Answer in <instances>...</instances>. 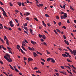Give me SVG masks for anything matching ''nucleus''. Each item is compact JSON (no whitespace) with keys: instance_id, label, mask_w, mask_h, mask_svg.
I'll return each mask as SVG.
<instances>
[{"instance_id":"nucleus-1","label":"nucleus","mask_w":76,"mask_h":76,"mask_svg":"<svg viewBox=\"0 0 76 76\" xmlns=\"http://www.w3.org/2000/svg\"><path fill=\"white\" fill-rule=\"evenodd\" d=\"M61 15H64L61 16V19H65L66 18H67V13H64V12L61 11Z\"/></svg>"},{"instance_id":"nucleus-2","label":"nucleus","mask_w":76,"mask_h":76,"mask_svg":"<svg viewBox=\"0 0 76 76\" xmlns=\"http://www.w3.org/2000/svg\"><path fill=\"white\" fill-rule=\"evenodd\" d=\"M66 48H67V49H68V50H69L70 53H71V54H73V53H76V50H73V52L72 51V50H71V49H70V48H69V47H66Z\"/></svg>"},{"instance_id":"nucleus-3","label":"nucleus","mask_w":76,"mask_h":76,"mask_svg":"<svg viewBox=\"0 0 76 76\" xmlns=\"http://www.w3.org/2000/svg\"><path fill=\"white\" fill-rule=\"evenodd\" d=\"M64 42H65V44H67V45H69V42H68V41H67L66 40H64Z\"/></svg>"},{"instance_id":"nucleus-4","label":"nucleus","mask_w":76,"mask_h":76,"mask_svg":"<svg viewBox=\"0 0 76 76\" xmlns=\"http://www.w3.org/2000/svg\"><path fill=\"white\" fill-rule=\"evenodd\" d=\"M7 60L9 62H12V59L10 58H9V59H7Z\"/></svg>"},{"instance_id":"nucleus-5","label":"nucleus","mask_w":76,"mask_h":76,"mask_svg":"<svg viewBox=\"0 0 76 76\" xmlns=\"http://www.w3.org/2000/svg\"><path fill=\"white\" fill-rule=\"evenodd\" d=\"M62 56H63V57H68L67 55L65 54H62Z\"/></svg>"},{"instance_id":"nucleus-6","label":"nucleus","mask_w":76,"mask_h":76,"mask_svg":"<svg viewBox=\"0 0 76 76\" xmlns=\"http://www.w3.org/2000/svg\"><path fill=\"white\" fill-rule=\"evenodd\" d=\"M33 55H34V57H37V56H38V55L35 53H34Z\"/></svg>"},{"instance_id":"nucleus-7","label":"nucleus","mask_w":76,"mask_h":76,"mask_svg":"<svg viewBox=\"0 0 76 76\" xmlns=\"http://www.w3.org/2000/svg\"><path fill=\"white\" fill-rule=\"evenodd\" d=\"M41 37L42 38H43V39H45V35H41Z\"/></svg>"},{"instance_id":"nucleus-8","label":"nucleus","mask_w":76,"mask_h":76,"mask_svg":"<svg viewBox=\"0 0 76 76\" xmlns=\"http://www.w3.org/2000/svg\"><path fill=\"white\" fill-rule=\"evenodd\" d=\"M9 66L10 68H11V69L13 70H15V69H13V67H12V66L10 64H9Z\"/></svg>"},{"instance_id":"nucleus-9","label":"nucleus","mask_w":76,"mask_h":76,"mask_svg":"<svg viewBox=\"0 0 76 76\" xmlns=\"http://www.w3.org/2000/svg\"><path fill=\"white\" fill-rule=\"evenodd\" d=\"M29 15H30V13L29 12H26L24 14V15H27V16Z\"/></svg>"},{"instance_id":"nucleus-10","label":"nucleus","mask_w":76,"mask_h":76,"mask_svg":"<svg viewBox=\"0 0 76 76\" xmlns=\"http://www.w3.org/2000/svg\"><path fill=\"white\" fill-rule=\"evenodd\" d=\"M51 62L52 63H55V61L53 58H51Z\"/></svg>"},{"instance_id":"nucleus-11","label":"nucleus","mask_w":76,"mask_h":76,"mask_svg":"<svg viewBox=\"0 0 76 76\" xmlns=\"http://www.w3.org/2000/svg\"><path fill=\"white\" fill-rule=\"evenodd\" d=\"M20 50H21V51L22 53H23V54H25V52L23 51V50H22V49H21V48H20Z\"/></svg>"},{"instance_id":"nucleus-12","label":"nucleus","mask_w":76,"mask_h":76,"mask_svg":"<svg viewBox=\"0 0 76 76\" xmlns=\"http://www.w3.org/2000/svg\"><path fill=\"white\" fill-rule=\"evenodd\" d=\"M5 56L6 57H8L9 58H10V55L8 54H7L5 55Z\"/></svg>"},{"instance_id":"nucleus-13","label":"nucleus","mask_w":76,"mask_h":76,"mask_svg":"<svg viewBox=\"0 0 76 76\" xmlns=\"http://www.w3.org/2000/svg\"><path fill=\"white\" fill-rule=\"evenodd\" d=\"M18 6H21V2H18Z\"/></svg>"},{"instance_id":"nucleus-14","label":"nucleus","mask_w":76,"mask_h":76,"mask_svg":"<svg viewBox=\"0 0 76 76\" xmlns=\"http://www.w3.org/2000/svg\"><path fill=\"white\" fill-rule=\"evenodd\" d=\"M70 9H71V10H73V11L75 10V9L73 8L71 6H70Z\"/></svg>"},{"instance_id":"nucleus-15","label":"nucleus","mask_w":76,"mask_h":76,"mask_svg":"<svg viewBox=\"0 0 76 76\" xmlns=\"http://www.w3.org/2000/svg\"><path fill=\"white\" fill-rule=\"evenodd\" d=\"M21 47L23 49V50H24V51H27V50L25 49V48L24 47H23V46H22Z\"/></svg>"},{"instance_id":"nucleus-16","label":"nucleus","mask_w":76,"mask_h":76,"mask_svg":"<svg viewBox=\"0 0 76 76\" xmlns=\"http://www.w3.org/2000/svg\"><path fill=\"white\" fill-rule=\"evenodd\" d=\"M8 41H9V40H6V44H7V45H9V42H8Z\"/></svg>"},{"instance_id":"nucleus-17","label":"nucleus","mask_w":76,"mask_h":76,"mask_svg":"<svg viewBox=\"0 0 76 76\" xmlns=\"http://www.w3.org/2000/svg\"><path fill=\"white\" fill-rule=\"evenodd\" d=\"M67 72H68L69 73H70V75H73V74L71 72H69V71L67 69Z\"/></svg>"},{"instance_id":"nucleus-18","label":"nucleus","mask_w":76,"mask_h":76,"mask_svg":"<svg viewBox=\"0 0 76 76\" xmlns=\"http://www.w3.org/2000/svg\"><path fill=\"white\" fill-rule=\"evenodd\" d=\"M28 60H29L30 61H33V59H32V58H28Z\"/></svg>"},{"instance_id":"nucleus-19","label":"nucleus","mask_w":76,"mask_h":76,"mask_svg":"<svg viewBox=\"0 0 76 76\" xmlns=\"http://www.w3.org/2000/svg\"><path fill=\"white\" fill-rule=\"evenodd\" d=\"M37 54H40V55H41V56H42V53H39V52L38 51H37Z\"/></svg>"},{"instance_id":"nucleus-20","label":"nucleus","mask_w":76,"mask_h":76,"mask_svg":"<svg viewBox=\"0 0 76 76\" xmlns=\"http://www.w3.org/2000/svg\"><path fill=\"white\" fill-rule=\"evenodd\" d=\"M1 47L3 50H6V48L4 47L3 45H1Z\"/></svg>"},{"instance_id":"nucleus-21","label":"nucleus","mask_w":76,"mask_h":76,"mask_svg":"<svg viewBox=\"0 0 76 76\" xmlns=\"http://www.w3.org/2000/svg\"><path fill=\"white\" fill-rule=\"evenodd\" d=\"M3 15H4V16H5V17H7V15H6V12L5 13H3Z\"/></svg>"},{"instance_id":"nucleus-22","label":"nucleus","mask_w":76,"mask_h":76,"mask_svg":"<svg viewBox=\"0 0 76 76\" xmlns=\"http://www.w3.org/2000/svg\"><path fill=\"white\" fill-rule=\"evenodd\" d=\"M42 44H43V45H46V46H47V43H45V42H44L43 43H42Z\"/></svg>"},{"instance_id":"nucleus-23","label":"nucleus","mask_w":76,"mask_h":76,"mask_svg":"<svg viewBox=\"0 0 76 76\" xmlns=\"http://www.w3.org/2000/svg\"><path fill=\"white\" fill-rule=\"evenodd\" d=\"M56 31L58 32H59V33L61 32V31H60V30L57 28L56 29Z\"/></svg>"},{"instance_id":"nucleus-24","label":"nucleus","mask_w":76,"mask_h":76,"mask_svg":"<svg viewBox=\"0 0 76 76\" xmlns=\"http://www.w3.org/2000/svg\"><path fill=\"white\" fill-rule=\"evenodd\" d=\"M15 70L16 72H18V73L19 72V71L18 70L16 69V68H15Z\"/></svg>"},{"instance_id":"nucleus-25","label":"nucleus","mask_w":76,"mask_h":76,"mask_svg":"<svg viewBox=\"0 0 76 76\" xmlns=\"http://www.w3.org/2000/svg\"><path fill=\"white\" fill-rule=\"evenodd\" d=\"M4 40H5V39H6V40H8V39H7V37H6V36H4Z\"/></svg>"},{"instance_id":"nucleus-26","label":"nucleus","mask_w":76,"mask_h":76,"mask_svg":"<svg viewBox=\"0 0 76 76\" xmlns=\"http://www.w3.org/2000/svg\"><path fill=\"white\" fill-rule=\"evenodd\" d=\"M10 26L12 27L13 26H14V24H10Z\"/></svg>"},{"instance_id":"nucleus-27","label":"nucleus","mask_w":76,"mask_h":76,"mask_svg":"<svg viewBox=\"0 0 76 76\" xmlns=\"http://www.w3.org/2000/svg\"><path fill=\"white\" fill-rule=\"evenodd\" d=\"M27 23L23 24V26H27Z\"/></svg>"},{"instance_id":"nucleus-28","label":"nucleus","mask_w":76,"mask_h":76,"mask_svg":"<svg viewBox=\"0 0 76 76\" xmlns=\"http://www.w3.org/2000/svg\"><path fill=\"white\" fill-rule=\"evenodd\" d=\"M8 51L10 53L12 54H13V53H12V51L11 50H9Z\"/></svg>"},{"instance_id":"nucleus-29","label":"nucleus","mask_w":76,"mask_h":76,"mask_svg":"<svg viewBox=\"0 0 76 76\" xmlns=\"http://www.w3.org/2000/svg\"><path fill=\"white\" fill-rule=\"evenodd\" d=\"M66 60H67V61H68V62H72V61L69 60V59H67Z\"/></svg>"},{"instance_id":"nucleus-30","label":"nucleus","mask_w":76,"mask_h":76,"mask_svg":"<svg viewBox=\"0 0 76 76\" xmlns=\"http://www.w3.org/2000/svg\"><path fill=\"white\" fill-rule=\"evenodd\" d=\"M24 32L26 33V34L28 35H29V34H28V32H27V31H24Z\"/></svg>"},{"instance_id":"nucleus-31","label":"nucleus","mask_w":76,"mask_h":76,"mask_svg":"<svg viewBox=\"0 0 76 76\" xmlns=\"http://www.w3.org/2000/svg\"><path fill=\"white\" fill-rule=\"evenodd\" d=\"M48 61H50L51 60V58H49L47 59Z\"/></svg>"},{"instance_id":"nucleus-32","label":"nucleus","mask_w":76,"mask_h":76,"mask_svg":"<svg viewBox=\"0 0 76 76\" xmlns=\"http://www.w3.org/2000/svg\"><path fill=\"white\" fill-rule=\"evenodd\" d=\"M53 31H54V32H55V34H58V33L57 32V31H56V30L54 29L53 30Z\"/></svg>"},{"instance_id":"nucleus-33","label":"nucleus","mask_w":76,"mask_h":76,"mask_svg":"<svg viewBox=\"0 0 76 76\" xmlns=\"http://www.w3.org/2000/svg\"><path fill=\"white\" fill-rule=\"evenodd\" d=\"M13 23V21H10L9 22L10 24L11 25V24H12V23Z\"/></svg>"},{"instance_id":"nucleus-34","label":"nucleus","mask_w":76,"mask_h":76,"mask_svg":"<svg viewBox=\"0 0 76 76\" xmlns=\"http://www.w3.org/2000/svg\"><path fill=\"white\" fill-rule=\"evenodd\" d=\"M58 24L59 26H61V22H59L58 23Z\"/></svg>"},{"instance_id":"nucleus-35","label":"nucleus","mask_w":76,"mask_h":76,"mask_svg":"<svg viewBox=\"0 0 76 76\" xmlns=\"http://www.w3.org/2000/svg\"><path fill=\"white\" fill-rule=\"evenodd\" d=\"M56 19H58V20L59 19V17H58V16H56Z\"/></svg>"},{"instance_id":"nucleus-36","label":"nucleus","mask_w":76,"mask_h":76,"mask_svg":"<svg viewBox=\"0 0 76 76\" xmlns=\"http://www.w3.org/2000/svg\"><path fill=\"white\" fill-rule=\"evenodd\" d=\"M26 20H29V17H27L26 18Z\"/></svg>"},{"instance_id":"nucleus-37","label":"nucleus","mask_w":76,"mask_h":76,"mask_svg":"<svg viewBox=\"0 0 76 76\" xmlns=\"http://www.w3.org/2000/svg\"><path fill=\"white\" fill-rule=\"evenodd\" d=\"M39 6H43V4H39Z\"/></svg>"},{"instance_id":"nucleus-38","label":"nucleus","mask_w":76,"mask_h":76,"mask_svg":"<svg viewBox=\"0 0 76 76\" xmlns=\"http://www.w3.org/2000/svg\"><path fill=\"white\" fill-rule=\"evenodd\" d=\"M24 29H25L26 31V30L28 29V28H27V27H24Z\"/></svg>"},{"instance_id":"nucleus-39","label":"nucleus","mask_w":76,"mask_h":76,"mask_svg":"<svg viewBox=\"0 0 76 76\" xmlns=\"http://www.w3.org/2000/svg\"><path fill=\"white\" fill-rule=\"evenodd\" d=\"M4 58H5V59H6V60H7V59H8V58H7V57L6 56H4Z\"/></svg>"},{"instance_id":"nucleus-40","label":"nucleus","mask_w":76,"mask_h":76,"mask_svg":"<svg viewBox=\"0 0 76 76\" xmlns=\"http://www.w3.org/2000/svg\"><path fill=\"white\" fill-rule=\"evenodd\" d=\"M0 40H1L2 43H4V40H3V39H1Z\"/></svg>"},{"instance_id":"nucleus-41","label":"nucleus","mask_w":76,"mask_h":76,"mask_svg":"<svg viewBox=\"0 0 76 76\" xmlns=\"http://www.w3.org/2000/svg\"><path fill=\"white\" fill-rule=\"evenodd\" d=\"M36 73H41V72L39 71V70H38V71H36Z\"/></svg>"},{"instance_id":"nucleus-42","label":"nucleus","mask_w":76,"mask_h":76,"mask_svg":"<svg viewBox=\"0 0 76 76\" xmlns=\"http://www.w3.org/2000/svg\"><path fill=\"white\" fill-rule=\"evenodd\" d=\"M34 20H36V21H37V22H38V19H37V18H34Z\"/></svg>"},{"instance_id":"nucleus-43","label":"nucleus","mask_w":76,"mask_h":76,"mask_svg":"<svg viewBox=\"0 0 76 76\" xmlns=\"http://www.w3.org/2000/svg\"><path fill=\"white\" fill-rule=\"evenodd\" d=\"M7 48L8 49V50H12V49L11 48H9V47H7Z\"/></svg>"},{"instance_id":"nucleus-44","label":"nucleus","mask_w":76,"mask_h":76,"mask_svg":"<svg viewBox=\"0 0 76 76\" xmlns=\"http://www.w3.org/2000/svg\"><path fill=\"white\" fill-rule=\"evenodd\" d=\"M15 21H16V22L17 23H18V20H17V19H15Z\"/></svg>"},{"instance_id":"nucleus-45","label":"nucleus","mask_w":76,"mask_h":76,"mask_svg":"<svg viewBox=\"0 0 76 76\" xmlns=\"http://www.w3.org/2000/svg\"><path fill=\"white\" fill-rule=\"evenodd\" d=\"M0 3L1 4V5H3V6L4 5V4H3V2H2L0 1Z\"/></svg>"},{"instance_id":"nucleus-46","label":"nucleus","mask_w":76,"mask_h":76,"mask_svg":"<svg viewBox=\"0 0 76 76\" xmlns=\"http://www.w3.org/2000/svg\"><path fill=\"white\" fill-rule=\"evenodd\" d=\"M21 5L23 6H25V4H24V3H23V2H22L21 3Z\"/></svg>"},{"instance_id":"nucleus-47","label":"nucleus","mask_w":76,"mask_h":76,"mask_svg":"<svg viewBox=\"0 0 76 76\" xmlns=\"http://www.w3.org/2000/svg\"><path fill=\"white\" fill-rule=\"evenodd\" d=\"M41 60H42V61H44V62H45V60L41 58Z\"/></svg>"},{"instance_id":"nucleus-48","label":"nucleus","mask_w":76,"mask_h":76,"mask_svg":"<svg viewBox=\"0 0 76 76\" xmlns=\"http://www.w3.org/2000/svg\"><path fill=\"white\" fill-rule=\"evenodd\" d=\"M4 27L5 29H8V28H7V27L5 26H4Z\"/></svg>"},{"instance_id":"nucleus-49","label":"nucleus","mask_w":76,"mask_h":76,"mask_svg":"<svg viewBox=\"0 0 76 76\" xmlns=\"http://www.w3.org/2000/svg\"><path fill=\"white\" fill-rule=\"evenodd\" d=\"M24 61H25V60H27V58H26L25 57H24Z\"/></svg>"},{"instance_id":"nucleus-50","label":"nucleus","mask_w":76,"mask_h":76,"mask_svg":"<svg viewBox=\"0 0 76 76\" xmlns=\"http://www.w3.org/2000/svg\"><path fill=\"white\" fill-rule=\"evenodd\" d=\"M45 15L46 17H49V15L48 14H45Z\"/></svg>"},{"instance_id":"nucleus-51","label":"nucleus","mask_w":76,"mask_h":76,"mask_svg":"<svg viewBox=\"0 0 76 76\" xmlns=\"http://www.w3.org/2000/svg\"><path fill=\"white\" fill-rule=\"evenodd\" d=\"M62 28H64V29H66V27L64 26L62 27Z\"/></svg>"},{"instance_id":"nucleus-52","label":"nucleus","mask_w":76,"mask_h":76,"mask_svg":"<svg viewBox=\"0 0 76 76\" xmlns=\"http://www.w3.org/2000/svg\"><path fill=\"white\" fill-rule=\"evenodd\" d=\"M30 33L32 32V30L31 28L30 29Z\"/></svg>"},{"instance_id":"nucleus-53","label":"nucleus","mask_w":76,"mask_h":76,"mask_svg":"<svg viewBox=\"0 0 76 76\" xmlns=\"http://www.w3.org/2000/svg\"><path fill=\"white\" fill-rule=\"evenodd\" d=\"M36 1V4H38L39 3L38 1L37 0H35Z\"/></svg>"},{"instance_id":"nucleus-54","label":"nucleus","mask_w":76,"mask_h":76,"mask_svg":"<svg viewBox=\"0 0 76 76\" xmlns=\"http://www.w3.org/2000/svg\"><path fill=\"white\" fill-rule=\"evenodd\" d=\"M61 67L62 69H64V67L62 66H61Z\"/></svg>"},{"instance_id":"nucleus-55","label":"nucleus","mask_w":76,"mask_h":76,"mask_svg":"<svg viewBox=\"0 0 76 76\" xmlns=\"http://www.w3.org/2000/svg\"><path fill=\"white\" fill-rule=\"evenodd\" d=\"M47 25H48V26L50 27V26H51V25H50V23H48Z\"/></svg>"},{"instance_id":"nucleus-56","label":"nucleus","mask_w":76,"mask_h":76,"mask_svg":"<svg viewBox=\"0 0 76 76\" xmlns=\"http://www.w3.org/2000/svg\"><path fill=\"white\" fill-rule=\"evenodd\" d=\"M72 70H73V72H74V73H75L76 74V71H75V70L73 69Z\"/></svg>"},{"instance_id":"nucleus-57","label":"nucleus","mask_w":76,"mask_h":76,"mask_svg":"<svg viewBox=\"0 0 76 76\" xmlns=\"http://www.w3.org/2000/svg\"><path fill=\"white\" fill-rule=\"evenodd\" d=\"M33 45H35V44H37V42H34L33 44Z\"/></svg>"},{"instance_id":"nucleus-58","label":"nucleus","mask_w":76,"mask_h":76,"mask_svg":"<svg viewBox=\"0 0 76 76\" xmlns=\"http://www.w3.org/2000/svg\"><path fill=\"white\" fill-rule=\"evenodd\" d=\"M10 6H13V4H12V3H11V2L10 3Z\"/></svg>"},{"instance_id":"nucleus-59","label":"nucleus","mask_w":76,"mask_h":76,"mask_svg":"<svg viewBox=\"0 0 76 76\" xmlns=\"http://www.w3.org/2000/svg\"><path fill=\"white\" fill-rule=\"evenodd\" d=\"M0 26H1V28H3V25H2V24L0 23Z\"/></svg>"},{"instance_id":"nucleus-60","label":"nucleus","mask_w":76,"mask_h":76,"mask_svg":"<svg viewBox=\"0 0 76 76\" xmlns=\"http://www.w3.org/2000/svg\"><path fill=\"white\" fill-rule=\"evenodd\" d=\"M22 46H24H24H25V44H23V43H22Z\"/></svg>"},{"instance_id":"nucleus-61","label":"nucleus","mask_w":76,"mask_h":76,"mask_svg":"<svg viewBox=\"0 0 76 76\" xmlns=\"http://www.w3.org/2000/svg\"><path fill=\"white\" fill-rule=\"evenodd\" d=\"M15 11L17 13H18V12H19V11L18 10H15Z\"/></svg>"},{"instance_id":"nucleus-62","label":"nucleus","mask_w":76,"mask_h":76,"mask_svg":"<svg viewBox=\"0 0 76 76\" xmlns=\"http://www.w3.org/2000/svg\"><path fill=\"white\" fill-rule=\"evenodd\" d=\"M39 37L40 38H41V34H39Z\"/></svg>"},{"instance_id":"nucleus-63","label":"nucleus","mask_w":76,"mask_h":76,"mask_svg":"<svg viewBox=\"0 0 76 76\" xmlns=\"http://www.w3.org/2000/svg\"><path fill=\"white\" fill-rule=\"evenodd\" d=\"M65 53L66 54H67V56H68L69 55V53H67L66 52H65Z\"/></svg>"},{"instance_id":"nucleus-64","label":"nucleus","mask_w":76,"mask_h":76,"mask_svg":"<svg viewBox=\"0 0 76 76\" xmlns=\"http://www.w3.org/2000/svg\"><path fill=\"white\" fill-rule=\"evenodd\" d=\"M41 41H42V42H44V40L42 39H41Z\"/></svg>"}]
</instances>
